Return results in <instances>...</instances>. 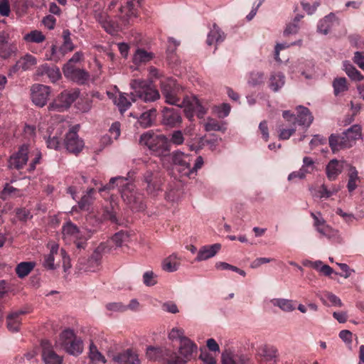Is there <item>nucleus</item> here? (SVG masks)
I'll return each instance as SVG.
<instances>
[{
    "label": "nucleus",
    "instance_id": "obj_31",
    "mask_svg": "<svg viewBox=\"0 0 364 364\" xmlns=\"http://www.w3.org/2000/svg\"><path fill=\"white\" fill-rule=\"evenodd\" d=\"M332 86L336 97L343 96L349 89L346 78L343 77L334 78Z\"/></svg>",
    "mask_w": 364,
    "mask_h": 364
},
{
    "label": "nucleus",
    "instance_id": "obj_43",
    "mask_svg": "<svg viewBox=\"0 0 364 364\" xmlns=\"http://www.w3.org/2000/svg\"><path fill=\"white\" fill-rule=\"evenodd\" d=\"M35 264L31 262H22L16 267V273L20 278L27 276L34 268Z\"/></svg>",
    "mask_w": 364,
    "mask_h": 364
},
{
    "label": "nucleus",
    "instance_id": "obj_52",
    "mask_svg": "<svg viewBox=\"0 0 364 364\" xmlns=\"http://www.w3.org/2000/svg\"><path fill=\"white\" fill-rule=\"evenodd\" d=\"M156 115H139L137 119V124L141 128H147L154 124Z\"/></svg>",
    "mask_w": 364,
    "mask_h": 364
},
{
    "label": "nucleus",
    "instance_id": "obj_56",
    "mask_svg": "<svg viewBox=\"0 0 364 364\" xmlns=\"http://www.w3.org/2000/svg\"><path fill=\"white\" fill-rule=\"evenodd\" d=\"M31 155L34 156V158L31 160L29 164V167L28 169L29 172H31L35 170L36 165L40 164V161L42 157L41 151H38V149H35L34 151H33Z\"/></svg>",
    "mask_w": 364,
    "mask_h": 364
},
{
    "label": "nucleus",
    "instance_id": "obj_59",
    "mask_svg": "<svg viewBox=\"0 0 364 364\" xmlns=\"http://www.w3.org/2000/svg\"><path fill=\"white\" fill-rule=\"evenodd\" d=\"M106 309L111 311L123 312L127 310V306L121 302L109 303L106 305Z\"/></svg>",
    "mask_w": 364,
    "mask_h": 364
},
{
    "label": "nucleus",
    "instance_id": "obj_53",
    "mask_svg": "<svg viewBox=\"0 0 364 364\" xmlns=\"http://www.w3.org/2000/svg\"><path fill=\"white\" fill-rule=\"evenodd\" d=\"M110 136H103L102 142L107 143V141H110V139H117L120 135V124L119 122H114L109 128Z\"/></svg>",
    "mask_w": 364,
    "mask_h": 364
},
{
    "label": "nucleus",
    "instance_id": "obj_14",
    "mask_svg": "<svg viewBox=\"0 0 364 364\" xmlns=\"http://www.w3.org/2000/svg\"><path fill=\"white\" fill-rule=\"evenodd\" d=\"M63 72L67 79L80 85L87 84L90 80V75L87 70L77 67L64 65Z\"/></svg>",
    "mask_w": 364,
    "mask_h": 364
},
{
    "label": "nucleus",
    "instance_id": "obj_49",
    "mask_svg": "<svg viewBox=\"0 0 364 364\" xmlns=\"http://www.w3.org/2000/svg\"><path fill=\"white\" fill-rule=\"evenodd\" d=\"M204 128L206 132L211 131H222L225 130L223 124H220L218 121L208 118V121L204 124Z\"/></svg>",
    "mask_w": 364,
    "mask_h": 364
},
{
    "label": "nucleus",
    "instance_id": "obj_1",
    "mask_svg": "<svg viewBox=\"0 0 364 364\" xmlns=\"http://www.w3.org/2000/svg\"><path fill=\"white\" fill-rule=\"evenodd\" d=\"M160 87L166 102L183 107L186 114L206 113L207 110L195 95H187L181 102L178 95L183 91V88L174 79L168 77L161 80Z\"/></svg>",
    "mask_w": 364,
    "mask_h": 364
},
{
    "label": "nucleus",
    "instance_id": "obj_24",
    "mask_svg": "<svg viewBox=\"0 0 364 364\" xmlns=\"http://www.w3.org/2000/svg\"><path fill=\"white\" fill-rule=\"evenodd\" d=\"M36 75L38 76L46 75L51 82H55L58 80L61 74L60 70L56 67H50L48 64L40 65L36 70Z\"/></svg>",
    "mask_w": 364,
    "mask_h": 364
},
{
    "label": "nucleus",
    "instance_id": "obj_64",
    "mask_svg": "<svg viewBox=\"0 0 364 364\" xmlns=\"http://www.w3.org/2000/svg\"><path fill=\"white\" fill-rule=\"evenodd\" d=\"M303 163H304V164L301 168H304V171H306V173H311V171H313V170L314 168V162L311 158L305 156L303 159Z\"/></svg>",
    "mask_w": 364,
    "mask_h": 364
},
{
    "label": "nucleus",
    "instance_id": "obj_5",
    "mask_svg": "<svg viewBox=\"0 0 364 364\" xmlns=\"http://www.w3.org/2000/svg\"><path fill=\"white\" fill-rule=\"evenodd\" d=\"M130 86L133 90L131 92V99L136 101V97L144 102H154L160 97L159 91L152 85L151 82L134 79L132 80Z\"/></svg>",
    "mask_w": 364,
    "mask_h": 364
},
{
    "label": "nucleus",
    "instance_id": "obj_22",
    "mask_svg": "<svg viewBox=\"0 0 364 364\" xmlns=\"http://www.w3.org/2000/svg\"><path fill=\"white\" fill-rule=\"evenodd\" d=\"M225 37L226 35L222 29L216 23H213L207 35L206 44L209 46L213 45L216 46L223 42Z\"/></svg>",
    "mask_w": 364,
    "mask_h": 364
},
{
    "label": "nucleus",
    "instance_id": "obj_40",
    "mask_svg": "<svg viewBox=\"0 0 364 364\" xmlns=\"http://www.w3.org/2000/svg\"><path fill=\"white\" fill-rule=\"evenodd\" d=\"M207 141L208 134H206V137H196L189 141H187V146L189 147L191 151H194L195 152L198 153L206 146Z\"/></svg>",
    "mask_w": 364,
    "mask_h": 364
},
{
    "label": "nucleus",
    "instance_id": "obj_35",
    "mask_svg": "<svg viewBox=\"0 0 364 364\" xmlns=\"http://www.w3.org/2000/svg\"><path fill=\"white\" fill-rule=\"evenodd\" d=\"M337 21L336 17L333 14H330L321 20L318 24L317 30L319 33L327 34L331 26Z\"/></svg>",
    "mask_w": 364,
    "mask_h": 364
},
{
    "label": "nucleus",
    "instance_id": "obj_3",
    "mask_svg": "<svg viewBox=\"0 0 364 364\" xmlns=\"http://www.w3.org/2000/svg\"><path fill=\"white\" fill-rule=\"evenodd\" d=\"M141 0H127L115 12L114 16L117 33L134 23L139 16Z\"/></svg>",
    "mask_w": 364,
    "mask_h": 364
},
{
    "label": "nucleus",
    "instance_id": "obj_60",
    "mask_svg": "<svg viewBox=\"0 0 364 364\" xmlns=\"http://www.w3.org/2000/svg\"><path fill=\"white\" fill-rule=\"evenodd\" d=\"M93 232H94V231L90 230L87 232V235H85L83 233V237H82V240H73L76 247L79 250L85 249L87 245L86 241L88 240V238H90L91 237V235Z\"/></svg>",
    "mask_w": 364,
    "mask_h": 364
},
{
    "label": "nucleus",
    "instance_id": "obj_13",
    "mask_svg": "<svg viewBox=\"0 0 364 364\" xmlns=\"http://www.w3.org/2000/svg\"><path fill=\"white\" fill-rule=\"evenodd\" d=\"M79 129V124H76L72 127L69 132L66 134L64 140V144L66 149L69 152L75 154L80 153L84 147V141L80 139L77 135Z\"/></svg>",
    "mask_w": 364,
    "mask_h": 364
},
{
    "label": "nucleus",
    "instance_id": "obj_42",
    "mask_svg": "<svg viewBox=\"0 0 364 364\" xmlns=\"http://www.w3.org/2000/svg\"><path fill=\"white\" fill-rule=\"evenodd\" d=\"M360 178L358 176V172L355 166H350L348 173V181L347 188L349 192H353L357 188V181H360Z\"/></svg>",
    "mask_w": 364,
    "mask_h": 364
},
{
    "label": "nucleus",
    "instance_id": "obj_46",
    "mask_svg": "<svg viewBox=\"0 0 364 364\" xmlns=\"http://www.w3.org/2000/svg\"><path fill=\"white\" fill-rule=\"evenodd\" d=\"M271 303L274 306H278L279 309L284 311H291L295 309L292 304V301L289 299H273L271 300Z\"/></svg>",
    "mask_w": 364,
    "mask_h": 364
},
{
    "label": "nucleus",
    "instance_id": "obj_11",
    "mask_svg": "<svg viewBox=\"0 0 364 364\" xmlns=\"http://www.w3.org/2000/svg\"><path fill=\"white\" fill-rule=\"evenodd\" d=\"M171 156L174 168L180 173L181 176H186L189 178L193 177V171L191 166V155L176 151L172 152Z\"/></svg>",
    "mask_w": 364,
    "mask_h": 364
},
{
    "label": "nucleus",
    "instance_id": "obj_33",
    "mask_svg": "<svg viewBox=\"0 0 364 364\" xmlns=\"http://www.w3.org/2000/svg\"><path fill=\"white\" fill-rule=\"evenodd\" d=\"M180 259L176 254H172L162 262V269L168 272H176L180 266Z\"/></svg>",
    "mask_w": 364,
    "mask_h": 364
},
{
    "label": "nucleus",
    "instance_id": "obj_38",
    "mask_svg": "<svg viewBox=\"0 0 364 364\" xmlns=\"http://www.w3.org/2000/svg\"><path fill=\"white\" fill-rule=\"evenodd\" d=\"M22 196V192L21 190L14 188L9 183H6L0 193V198L4 200H8L9 198H14L21 197Z\"/></svg>",
    "mask_w": 364,
    "mask_h": 364
},
{
    "label": "nucleus",
    "instance_id": "obj_30",
    "mask_svg": "<svg viewBox=\"0 0 364 364\" xmlns=\"http://www.w3.org/2000/svg\"><path fill=\"white\" fill-rule=\"evenodd\" d=\"M154 58L152 52H148L142 48H137L133 55L132 61L136 65L145 64Z\"/></svg>",
    "mask_w": 364,
    "mask_h": 364
},
{
    "label": "nucleus",
    "instance_id": "obj_7",
    "mask_svg": "<svg viewBox=\"0 0 364 364\" xmlns=\"http://www.w3.org/2000/svg\"><path fill=\"white\" fill-rule=\"evenodd\" d=\"M139 144L146 146L156 154H162L169 151L171 145L169 139L164 135H157L153 131H148L141 135Z\"/></svg>",
    "mask_w": 364,
    "mask_h": 364
},
{
    "label": "nucleus",
    "instance_id": "obj_55",
    "mask_svg": "<svg viewBox=\"0 0 364 364\" xmlns=\"http://www.w3.org/2000/svg\"><path fill=\"white\" fill-rule=\"evenodd\" d=\"M311 216L314 220V226L316 228L318 232H319V229H322L327 225L326 220L321 217V213L320 212L316 213L311 212Z\"/></svg>",
    "mask_w": 364,
    "mask_h": 364
},
{
    "label": "nucleus",
    "instance_id": "obj_36",
    "mask_svg": "<svg viewBox=\"0 0 364 364\" xmlns=\"http://www.w3.org/2000/svg\"><path fill=\"white\" fill-rule=\"evenodd\" d=\"M276 349L272 346H262L258 348L257 355L260 361L267 362L272 360L276 357Z\"/></svg>",
    "mask_w": 364,
    "mask_h": 364
},
{
    "label": "nucleus",
    "instance_id": "obj_15",
    "mask_svg": "<svg viewBox=\"0 0 364 364\" xmlns=\"http://www.w3.org/2000/svg\"><path fill=\"white\" fill-rule=\"evenodd\" d=\"M50 87L42 84H34L31 87L32 102L40 107L46 105L50 95Z\"/></svg>",
    "mask_w": 364,
    "mask_h": 364
},
{
    "label": "nucleus",
    "instance_id": "obj_32",
    "mask_svg": "<svg viewBox=\"0 0 364 364\" xmlns=\"http://www.w3.org/2000/svg\"><path fill=\"white\" fill-rule=\"evenodd\" d=\"M223 364H251L249 358L243 355H235L229 353L222 355Z\"/></svg>",
    "mask_w": 364,
    "mask_h": 364
},
{
    "label": "nucleus",
    "instance_id": "obj_23",
    "mask_svg": "<svg viewBox=\"0 0 364 364\" xmlns=\"http://www.w3.org/2000/svg\"><path fill=\"white\" fill-rule=\"evenodd\" d=\"M106 245L104 242H101L88 259L89 266L90 268H93V271L100 265L103 254L110 252Z\"/></svg>",
    "mask_w": 364,
    "mask_h": 364
},
{
    "label": "nucleus",
    "instance_id": "obj_41",
    "mask_svg": "<svg viewBox=\"0 0 364 364\" xmlns=\"http://www.w3.org/2000/svg\"><path fill=\"white\" fill-rule=\"evenodd\" d=\"M114 103L120 112L127 111L132 105V102L127 99V95L122 92H119L118 96L115 97Z\"/></svg>",
    "mask_w": 364,
    "mask_h": 364
},
{
    "label": "nucleus",
    "instance_id": "obj_61",
    "mask_svg": "<svg viewBox=\"0 0 364 364\" xmlns=\"http://www.w3.org/2000/svg\"><path fill=\"white\" fill-rule=\"evenodd\" d=\"M170 144L173 143L176 145H181L184 141L183 134L181 131H174L172 134L171 139L169 140Z\"/></svg>",
    "mask_w": 364,
    "mask_h": 364
},
{
    "label": "nucleus",
    "instance_id": "obj_21",
    "mask_svg": "<svg viewBox=\"0 0 364 364\" xmlns=\"http://www.w3.org/2000/svg\"><path fill=\"white\" fill-rule=\"evenodd\" d=\"M29 312V309H26L23 310L22 309L14 311L9 314L6 317V324L8 329L12 332H18L20 330V326L21 324V316Z\"/></svg>",
    "mask_w": 364,
    "mask_h": 364
},
{
    "label": "nucleus",
    "instance_id": "obj_28",
    "mask_svg": "<svg viewBox=\"0 0 364 364\" xmlns=\"http://www.w3.org/2000/svg\"><path fill=\"white\" fill-rule=\"evenodd\" d=\"M197 346L188 338H183L180 343L179 352L183 356L182 358L186 362L190 359L193 353L196 351Z\"/></svg>",
    "mask_w": 364,
    "mask_h": 364
},
{
    "label": "nucleus",
    "instance_id": "obj_6",
    "mask_svg": "<svg viewBox=\"0 0 364 364\" xmlns=\"http://www.w3.org/2000/svg\"><path fill=\"white\" fill-rule=\"evenodd\" d=\"M287 124H279L277 127L279 138L286 140L295 132L296 124L309 127L312 121V115H283Z\"/></svg>",
    "mask_w": 364,
    "mask_h": 364
},
{
    "label": "nucleus",
    "instance_id": "obj_39",
    "mask_svg": "<svg viewBox=\"0 0 364 364\" xmlns=\"http://www.w3.org/2000/svg\"><path fill=\"white\" fill-rule=\"evenodd\" d=\"M318 232L333 242H340L341 241V237L338 230L333 229L328 225H327L322 229H319Z\"/></svg>",
    "mask_w": 364,
    "mask_h": 364
},
{
    "label": "nucleus",
    "instance_id": "obj_25",
    "mask_svg": "<svg viewBox=\"0 0 364 364\" xmlns=\"http://www.w3.org/2000/svg\"><path fill=\"white\" fill-rule=\"evenodd\" d=\"M62 232L65 238H69L73 240H82L83 237V232L76 225L70 221L67 222L63 225Z\"/></svg>",
    "mask_w": 364,
    "mask_h": 364
},
{
    "label": "nucleus",
    "instance_id": "obj_47",
    "mask_svg": "<svg viewBox=\"0 0 364 364\" xmlns=\"http://www.w3.org/2000/svg\"><path fill=\"white\" fill-rule=\"evenodd\" d=\"M182 119L181 115H162L161 122L168 127H176L180 125Z\"/></svg>",
    "mask_w": 364,
    "mask_h": 364
},
{
    "label": "nucleus",
    "instance_id": "obj_18",
    "mask_svg": "<svg viewBox=\"0 0 364 364\" xmlns=\"http://www.w3.org/2000/svg\"><path fill=\"white\" fill-rule=\"evenodd\" d=\"M42 358L46 364H62L63 357L58 355L48 340L41 341Z\"/></svg>",
    "mask_w": 364,
    "mask_h": 364
},
{
    "label": "nucleus",
    "instance_id": "obj_8",
    "mask_svg": "<svg viewBox=\"0 0 364 364\" xmlns=\"http://www.w3.org/2000/svg\"><path fill=\"white\" fill-rule=\"evenodd\" d=\"M58 343L67 353L73 356H78L83 351L82 338L70 328H66L60 333Z\"/></svg>",
    "mask_w": 364,
    "mask_h": 364
},
{
    "label": "nucleus",
    "instance_id": "obj_45",
    "mask_svg": "<svg viewBox=\"0 0 364 364\" xmlns=\"http://www.w3.org/2000/svg\"><path fill=\"white\" fill-rule=\"evenodd\" d=\"M25 41L28 43H40L45 41L46 37L43 33L38 30H34L26 34L23 37Z\"/></svg>",
    "mask_w": 364,
    "mask_h": 364
},
{
    "label": "nucleus",
    "instance_id": "obj_27",
    "mask_svg": "<svg viewBox=\"0 0 364 364\" xmlns=\"http://www.w3.org/2000/svg\"><path fill=\"white\" fill-rule=\"evenodd\" d=\"M220 247L221 245L218 243L203 246L198 251L196 260L200 262L214 257L220 250Z\"/></svg>",
    "mask_w": 364,
    "mask_h": 364
},
{
    "label": "nucleus",
    "instance_id": "obj_4",
    "mask_svg": "<svg viewBox=\"0 0 364 364\" xmlns=\"http://www.w3.org/2000/svg\"><path fill=\"white\" fill-rule=\"evenodd\" d=\"M360 136V126L355 124L341 134H331L329 137V146L335 153L341 149L351 147Z\"/></svg>",
    "mask_w": 364,
    "mask_h": 364
},
{
    "label": "nucleus",
    "instance_id": "obj_2",
    "mask_svg": "<svg viewBox=\"0 0 364 364\" xmlns=\"http://www.w3.org/2000/svg\"><path fill=\"white\" fill-rule=\"evenodd\" d=\"M115 186L119 187L122 198L127 204L131 205L132 208L136 210L144 209V203L141 200L139 194L134 191V185L128 182L125 177L117 176L112 178L109 183L100 188V191L112 189Z\"/></svg>",
    "mask_w": 364,
    "mask_h": 364
},
{
    "label": "nucleus",
    "instance_id": "obj_48",
    "mask_svg": "<svg viewBox=\"0 0 364 364\" xmlns=\"http://www.w3.org/2000/svg\"><path fill=\"white\" fill-rule=\"evenodd\" d=\"M16 48L10 43H0V59H7L15 53Z\"/></svg>",
    "mask_w": 364,
    "mask_h": 364
},
{
    "label": "nucleus",
    "instance_id": "obj_58",
    "mask_svg": "<svg viewBox=\"0 0 364 364\" xmlns=\"http://www.w3.org/2000/svg\"><path fill=\"white\" fill-rule=\"evenodd\" d=\"M169 339L174 341V340H179L180 343H181V339L183 338H186L184 336V331L182 328H173L171 332L168 334Z\"/></svg>",
    "mask_w": 364,
    "mask_h": 364
},
{
    "label": "nucleus",
    "instance_id": "obj_12",
    "mask_svg": "<svg viewBox=\"0 0 364 364\" xmlns=\"http://www.w3.org/2000/svg\"><path fill=\"white\" fill-rule=\"evenodd\" d=\"M93 17L102 28L109 34H117V26L114 20H112L109 15L102 9L99 4L94 5L92 11Z\"/></svg>",
    "mask_w": 364,
    "mask_h": 364
},
{
    "label": "nucleus",
    "instance_id": "obj_51",
    "mask_svg": "<svg viewBox=\"0 0 364 364\" xmlns=\"http://www.w3.org/2000/svg\"><path fill=\"white\" fill-rule=\"evenodd\" d=\"M89 357L92 361H96V362L101 361L103 363H106V360H105V357L97 350V346L92 343L90 345Z\"/></svg>",
    "mask_w": 364,
    "mask_h": 364
},
{
    "label": "nucleus",
    "instance_id": "obj_63",
    "mask_svg": "<svg viewBox=\"0 0 364 364\" xmlns=\"http://www.w3.org/2000/svg\"><path fill=\"white\" fill-rule=\"evenodd\" d=\"M221 139L216 136L215 134H208V141L206 146H209L210 149L215 150L219 144Z\"/></svg>",
    "mask_w": 364,
    "mask_h": 364
},
{
    "label": "nucleus",
    "instance_id": "obj_34",
    "mask_svg": "<svg viewBox=\"0 0 364 364\" xmlns=\"http://www.w3.org/2000/svg\"><path fill=\"white\" fill-rule=\"evenodd\" d=\"M285 83V76L282 73H273L269 79V87L274 92L279 91Z\"/></svg>",
    "mask_w": 364,
    "mask_h": 364
},
{
    "label": "nucleus",
    "instance_id": "obj_50",
    "mask_svg": "<svg viewBox=\"0 0 364 364\" xmlns=\"http://www.w3.org/2000/svg\"><path fill=\"white\" fill-rule=\"evenodd\" d=\"M264 74L262 72L253 71L250 73L248 83L252 86L259 85L263 83Z\"/></svg>",
    "mask_w": 364,
    "mask_h": 364
},
{
    "label": "nucleus",
    "instance_id": "obj_44",
    "mask_svg": "<svg viewBox=\"0 0 364 364\" xmlns=\"http://www.w3.org/2000/svg\"><path fill=\"white\" fill-rule=\"evenodd\" d=\"M344 70L346 75L353 80L361 81L364 77L361 73L350 63H343Z\"/></svg>",
    "mask_w": 364,
    "mask_h": 364
},
{
    "label": "nucleus",
    "instance_id": "obj_20",
    "mask_svg": "<svg viewBox=\"0 0 364 364\" xmlns=\"http://www.w3.org/2000/svg\"><path fill=\"white\" fill-rule=\"evenodd\" d=\"M130 235L127 231H119L115 233L110 239L104 242L107 248L111 251L114 248L121 247L129 242Z\"/></svg>",
    "mask_w": 364,
    "mask_h": 364
},
{
    "label": "nucleus",
    "instance_id": "obj_54",
    "mask_svg": "<svg viewBox=\"0 0 364 364\" xmlns=\"http://www.w3.org/2000/svg\"><path fill=\"white\" fill-rule=\"evenodd\" d=\"M63 45L62 49L65 51H72L74 49V45L70 38V32L69 30H64L63 32Z\"/></svg>",
    "mask_w": 364,
    "mask_h": 364
},
{
    "label": "nucleus",
    "instance_id": "obj_19",
    "mask_svg": "<svg viewBox=\"0 0 364 364\" xmlns=\"http://www.w3.org/2000/svg\"><path fill=\"white\" fill-rule=\"evenodd\" d=\"M144 182L146 184V191L149 195L155 196L161 190V180L151 171H146L144 176Z\"/></svg>",
    "mask_w": 364,
    "mask_h": 364
},
{
    "label": "nucleus",
    "instance_id": "obj_9",
    "mask_svg": "<svg viewBox=\"0 0 364 364\" xmlns=\"http://www.w3.org/2000/svg\"><path fill=\"white\" fill-rule=\"evenodd\" d=\"M146 356L149 360L158 362L159 364H186V361L176 353L165 348L149 346Z\"/></svg>",
    "mask_w": 364,
    "mask_h": 364
},
{
    "label": "nucleus",
    "instance_id": "obj_17",
    "mask_svg": "<svg viewBox=\"0 0 364 364\" xmlns=\"http://www.w3.org/2000/svg\"><path fill=\"white\" fill-rule=\"evenodd\" d=\"M112 359L116 364H141L136 350L130 348L114 353Z\"/></svg>",
    "mask_w": 364,
    "mask_h": 364
},
{
    "label": "nucleus",
    "instance_id": "obj_16",
    "mask_svg": "<svg viewBox=\"0 0 364 364\" xmlns=\"http://www.w3.org/2000/svg\"><path fill=\"white\" fill-rule=\"evenodd\" d=\"M31 154L27 144L21 146L17 152L11 156L9 166L11 168L20 170L26 164L28 154Z\"/></svg>",
    "mask_w": 364,
    "mask_h": 364
},
{
    "label": "nucleus",
    "instance_id": "obj_26",
    "mask_svg": "<svg viewBox=\"0 0 364 364\" xmlns=\"http://www.w3.org/2000/svg\"><path fill=\"white\" fill-rule=\"evenodd\" d=\"M36 64V58L29 53H26L19 58V60L14 66L13 69L14 71H18L19 70L26 71L31 70Z\"/></svg>",
    "mask_w": 364,
    "mask_h": 364
},
{
    "label": "nucleus",
    "instance_id": "obj_62",
    "mask_svg": "<svg viewBox=\"0 0 364 364\" xmlns=\"http://www.w3.org/2000/svg\"><path fill=\"white\" fill-rule=\"evenodd\" d=\"M154 274L153 272H146L143 275V282L146 286H154L156 282L154 279Z\"/></svg>",
    "mask_w": 364,
    "mask_h": 364
},
{
    "label": "nucleus",
    "instance_id": "obj_57",
    "mask_svg": "<svg viewBox=\"0 0 364 364\" xmlns=\"http://www.w3.org/2000/svg\"><path fill=\"white\" fill-rule=\"evenodd\" d=\"M16 215L18 219L21 221L26 222L33 218L30 210L26 208H18L16 210Z\"/></svg>",
    "mask_w": 364,
    "mask_h": 364
},
{
    "label": "nucleus",
    "instance_id": "obj_29",
    "mask_svg": "<svg viewBox=\"0 0 364 364\" xmlns=\"http://www.w3.org/2000/svg\"><path fill=\"white\" fill-rule=\"evenodd\" d=\"M343 162L336 159L329 161L326 166V171L327 177L329 180H335L337 176L342 172Z\"/></svg>",
    "mask_w": 364,
    "mask_h": 364
},
{
    "label": "nucleus",
    "instance_id": "obj_37",
    "mask_svg": "<svg viewBox=\"0 0 364 364\" xmlns=\"http://www.w3.org/2000/svg\"><path fill=\"white\" fill-rule=\"evenodd\" d=\"M58 248L59 247L57 244L52 245L50 253L44 256L43 265L46 269L50 270L56 269V265L54 263V256L58 254Z\"/></svg>",
    "mask_w": 364,
    "mask_h": 364
},
{
    "label": "nucleus",
    "instance_id": "obj_10",
    "mask_svg": "<svg viewBox=\"0 0 364 364\" xmlns=\"http://www.w3.org/2000/svg\"><path fill=\"white\" fill-rule=\"evenodd\" d=\"M80 92L78 88L63 91L49 104L48 110L50 112H56L67 111L70 107L71 105L78 98Z\"/></svg>",
    "mask_w": 364,
    "mask_h": 364
}]
</instances>
